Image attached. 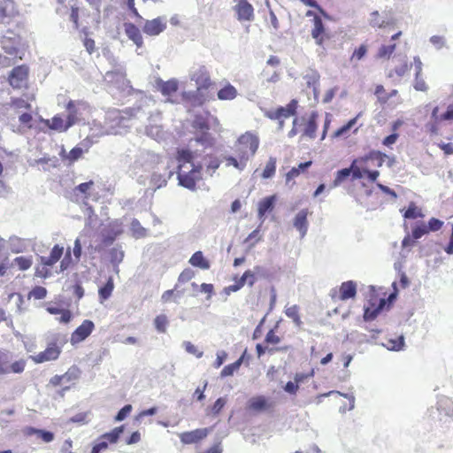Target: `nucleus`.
<instances>
[{"label": "nucleus", "instance_id": "1a4fd4ad", "mask_svg": "<svg viewBox=\"0 0 453 453\" xmlns=\"http://www.w3.org/2000/svg\"><path fill=\"white\" fill-rule=\"evenodd\" d=\"M235 5L234 10L240 21H251L254 19V8L247 0H234Z\"/></svg>", "mask_w": 453, "mask_h": 453}, {"label": "nucleus", "instance_id": "dca6fc26", "mask_svg": "<svg viewBox=\"0 0 453 453\" xmlns=\"http://www.w3.org/2000/svg\"><path fill=\"white\" fill-rule=\"evenodd\" d=\"M275 202H276V196L273 195V196H267V197L262 199L258 203L257 212H258V218L261 220V224H263L265 221V213L272 211L273 210Z\"/></svg>", "mask_w": 453, "mask_h": 453}, {"label": "nucleus", "instance_id": "473e14b6", "mask_svg": "<svg viewBox=\"0 0 453 453\" xmlns=\"http://www.w3.org/2000/svg\"><path fill=\"white\" fill-rule=\"evenodd\" d=\"M244 355H245V352L235 362H234L233 364H230L228 365H226L222 369V371L220 372V376L227 377V376L233 375L234 372H236L242 365L243 359H244Z\"/></svg>", "mask_w": 453, "mask_h": 453}, {"label": "nucleus", "instance_id": "c85d7f7f", "mask_svg": "<svg viewBox=\"0 0 453 453\" xmlns=\"http://www.w3.org/2000/svg\"><path fill=\"white\" fill-rule=\"evenodd\" d=\"M189 263L196 267H199L203 270L210 268L209 262L204 258L202 251L195 252L189 259Z\"/></svg>", "mask_w": 453, "mask_h": 453}, {"label": "nucleus", "instance_id": "ea45409f", "mask_svg": "<svg viewBox=\"0 0 453 453\" xmlns=\"http://www.w3.org/2000/svg\"><path fill=\"white\" fill-rule=\"evenodd\" d=\"M388 350L399 351L403 349L404 346V338L403 336H400L397 339H390L387 342V343L383 344Z\"/></svg>", "mask_w": 453, "mask_h": 453}, {"label": "nucleus", "instance_id": "37998d69", "mask_svg": "<svg viewBox=\"0 0 453 453\" xmlns=\"http://www.w3.org/2000/svg\"><path fill=\"white\" fill-rule=\"evenodd\" d=\"M395 43H390L388 45H381L378 50L377 58H389L392 53L395 50Z\"/></svg>", "mask_w": 453, "mask_h": 453}, {"label": "nucleus", "instance_id": "20e7f679", "mask_svg": "<svg viewBox=\"0 0 453 453\" xmlns=\"http://www.w3.org/2000/svg\"><path fill=\"white\" fill-rule=\"evenodd\" d=\"M258 144L259 140L256 135L246 133L238 139L234 152L239 157H241V152L245 153L248 162L257 152Z\"/></svg>", "mask_w": 453, "mask_h": 453}, {"label": "nucleus", "instance_id": "cd10ccee", "mask_svg": "<svg viewBox=\"0 0 453 453\" xmlns=\"http://www.w3.org/2000/svg\"><path fill=\"white\" fill-rule=\"evenodd\" d=\"M314 27L311 31L312 37L317 41L318 44L322 43V37L325 28L321 18L314 16L313 19Z\"/></svg>", "mask_w": 453, "mask_h": 453}, {"label": "nucleus", "instance_id": "3c124183", "mask_svg": "<svg viewBox=\"0 0 453 453\" xmlns=\"http://www.w3.org/2000/svg\"><path fill=\"white\" fill-rule=\"evenodd\" d=\"M266 406V401L264 397L259 396L256 398H252L250 401V408L255 411H262Z\"/></svg>", "mask_w": 453, "mask_h": 453}, {"label": "nucleus", "instance_id": "4c0bfd02", "mask_svg": "<svg viewBox=\"0 0 453 453\" xmlns=\"http://www.w3.org/2000/svg\"><path fill=\"white\" fill-rule=\"evenodd\" d=\"M299 308L297 305H292L285 309V314L288 318L291 319L295 325L298 327L302 325V320L299 316Z\"/></svg>", "mask_w": 453, "mask_h": 453}, {"label": "nucleus", "instance_id": "e2e57ef3", "mask_svg": "<svg viewBox=\"0 0 453 453\" xmlns=\"http://www.w3.org/2000/svg\"><path fill=\"white\" fill-rule=\"evenodd\" d=\"M132 409L133 408H132L131 404L125 405L123 408H121L119 410V411L115 416V421L119 422V421L124 420L127 417V415L131 412Z\"/></svg>", "mask_w": 453, "mask_h": 453}, {"label": "nucleus", "instance_id": "58836bf2", "mask_svg": "<svg viewBox=\"0 0 453 453\" xmlns=\"http://www.w3.org/2000/svg\"><path fill=\"white\" fill-rule=\"evenodd\" d=\"M33 264L32 257H17L13 259L12 265H16L21 271H26L31 267Z\"/></svg>", "mask_w": 453, "mask_h": 453}, {"label": "nucleus", "instance_id": "393cba45", "mask_svg": "<svg viewBox=\"0 0 453 453\" xmlns=\"http://www.w3.org/2000/svg\"><path fill=\"white\" fill-rule=\"evenodd\" d=\"M158 88L164 96H170L178 90V81L174 79L169 80L167 81H161L158 84Z\"/></svg>", "mask_w": 453, "mask_h": 453}, {"label": "nucleus", "instance_id": "4d7b16f0", "mask_svg": "<svg viewBox=\"0 0 453 453\" xmlns=\"http://www.w3.org/2000/svg\"><path fill=\"white\" fill-rule=\"evenodd\" d=\"M26 366V361L23 359L15 361L12 365L9 364V373H21Z\"/></svg>", "mask_w": 453, "mask_h": 453}, {"label": "nucleus", "instance_id": "ddd939ff", "mask_svg": "<svg viewBox=\"0 0 453 453\" xmlns=\"http://www.w3.org/2000/svg\"><path fill=\"white\" fill-rule=\"evenodd\" d=\"M104 80L107 82L115 83L121 88L129 86V81L126 79V72L122 68L107 72L104 75Z\"/></svg>", "mask_w": 453, "mask_h": 453}, {"label": "nucleus", "instance_id": "b1692460", "mask_svg": "<svg viewBox=\"0 0 453 453\" xmlns=\"http://www.w3.org/2000/svg\"><path fill=\"white\" fill-rule=\"evenodd\" d=\"M297 108V101L293 99L287 104V106H280L277 109L278 119H288L290 116H293L296 112Z\"/></svg>", "mask_w": 453, "mask_h": 453}, {"label": "nucleus", "instance_id": "9b49d317", "mask_svg": "<svg viewBox=\"0 0 453 453\" xmlns=\"http://www.w3.org/2000/svg\"><path fill=\"white\" fill-rule=\"evenodd\" d=\"M28 69L25 65L14 67L9 75V82L14 88H22L27 78Z\"/></svg>", "mask_w": 453, "mask_h": 453}, {"label": "nucleus", "instance_id": "aec40b11", "mask_svg": "<svg viewBox=\"0 0 453 453\" xmlns=\"http://www.w3.org/2000/svg\"><path fill=\"white\" fill-rule=\"evenodd\" d=\"M1 44L6 54L10 55L12 58H16L18 54V47L19 45V38L4 36L1 42Z\"/></svg>", "mask_w": 453, "mask_h": 453}, {"label": "nucleus", "instance_id": "2eb2a0df", "mask_svg": "<svg viewBox=\"0 0 453 453\" xmlns=\"http://www.w3.org/2000/svg\"><path fill=\"white\" fill-rule=\"evenodd\" d=\"M124 29L127 36L131 40L137 48H141L143 45V40L140 29L132 23H125Z\"/></svg>", "mask_w": 453, "mask_h": 453}, {"label": "nucleus", "instance_id": "a211bd4d", "mask_svg": "<svg viewBox=\"0 0 453 453\" xmlns=\"http://www.w3.org/2000/svg\"><path fill=\"white\" fill-rule=\"evenodd\" d=\"M307 215L308 211L303 209L296 215L294 219V226L299 231L302 238L304 237L308 231Z\"/></svg>", "mask_w": 453, "mask_h": 453}, {"label": "nucleus", "instance_id": "49530a36", "mask_svg": "<svg viewBox=\"0 0 453 453\" xmlns=\"http://www.w3.org/2000/svg\"><path fill=\"white\" fill-rule=\"evenodd\" d=\"M114 285L111 278H109L106 284L99 289V296L102 300L108 299L113 290Z\"/></svg>", "mask_w": 453, "mask_h": 453}, {"label": "nucleus", "instance_id": "f03ea898", "mask_svg": "<svg viewBox=\"0 0 453 453\" xmlns=\"http://www.w3.org/2000/svg\"><path fill=\"white\" fill-rule=\"evenodd\" d=\"M141 108L134 107L120 111L111 109L107 111L104 120V131L102 134H120L130 127L132 118H141Z\"/></svg>", "mask_w": 453, "mask_h": 453}, {"label": "nucleus", "instance_id": "a19ab883", "mask_svg": "<svg viewBox=\"0 0 453 453\" xmlns=\"http://www.w3.org/2000/svg\"><path fill=\"white\" fill-rule=\"evenodd\" d=\"M123 431H124V426H120L115 427L112 431L103 434L101 438L106 439L111 443H115L118 441V440H119L120 434L123 433Z\"/></svg>", "mask_w": 453, "mask_h": 453}, {"label": "nucleus", "instance_id": "864d4df0", "mask_svg": "<svg viewBox=\"0 0 453 453\" xmlns=\"http://www.w3.org/2000/svg\"><path fill=\"white\" fill-rule=\"evenodd\" d=\"M182 345L188 353L196 356L197 358L203 357V352L199 350L192 342L185 341L183 342Z\"/></svg>", "mask_w": 453, "mask_h": 453}, {"label": "nucleus", "instance_id": "a18cd8bd", "mask_svg": "<svg viewBox=\"0 0 453 453\" xmlns=\"http://www.w3.org/2000/svg\"><path fill=\"white\" fill-rule=\"evenodd\" d=\"M10 355L6 351L0 350V374L9 373Z\"/></svg>", "mask_w": 453, "mask_h": 453}, {"label": "nucleus", "instance_id": "7ed1b4c3", "mask_svg": "<svg viewBox=\"0 0 453 453\" xmlns=\"http://www.w3.org/2000/svg\"><path fill=\"white\" fill-rule=\"evenodd\" d=\"M190 79L197 85V95L194 96L193 104L195 105H201L204 101V98H202L203 97L202 90L208 88L211 84L209 73L205 66H198L191 72Z\"/></svg>", "mask_w": 453, "mask_h": 453}, {"label": "nucleus", "instance_id": "bf43d9fd", "mask_svg": "<svg viewBox=\"0 0 453 453\" xmlns=\"http://www.w3.org/2000/svg\"><path fill=\"white\" fill-rule=\"evenodd\" d=\"M360 116V113L354 119H350L346 125L339 128L335 133V136H341L346 134L357 122V119Z\"/></svg>", "mask_w": 453, "mask_h": 453}, {"label": "nucleus", "instance_id": "0eeeda50", "mask_svg": "<svg viewBox=\"0 0 453 453\" xmlns=\"http://www.w3.org/2000/svg\"><path fill=\"white\" fill-rule=\"evenodd\" d=\"M62 344V342H60V345H58L57 342L49 343L48 347L44 351H42L37 355L32 357L33 360L36 364H41L58 359L61 353Z\"/></svg>", "mask_w": 453, "mask_h": 453}, {"label": "nucleus", "instance_id": "f257e3e1", "mask_svg": "<svg viewBox=\"0 0 453 453\" xmlns=\"http://www.w3.org/2000/svg\"><path fill=\"white\" fill-rule=\"evenodd\" d=\"M194 143L206 147L209 144V134L203 133L200 136L189 142L188 149L177 150L179 185L192 191L196 189V182L202 180V165L195 163L194 160L196 155V152L190 150L195 146Z\"/></svg>", "mask_w": 453, "mask_h": 453}, {"label": "nucleus", "instance_id": "423d86ee", "mask_svg": "<svg viewBox=\"0 0 453 453\" xmlns=\"http://www.w3.org/2000/svg\"><path fill=\"white\" fill-rule=\"evenodd\" d=\"M438 413V419L446 422L448 419L453 418V402L447 396H441L437 401V406L434 410L431 408L430 417L436 418L435 414Z\"/></svg>", "mask_w": 453, "mask_h": 453}, {"label": "nucleus", "instance_id": "052dcab7", "mask_svg": "<svg viewBox=\"0 0 453 453\" xmlns=\"http://www.w3.org/2000/svg\"><path fill=\"white\" fill-rule=\"evenodd\" d=\"M430 42L436 50H441L446 46V39L441 35H433L430 37Z\"/></svg>", "mask_w": 453, "mask_h": 453}, {"label": "nucleus", "instance_id": "6e6d98bb", "mask_svg": "<svg viewBox=\"0 0 453 453\" xmlns=\"http://www.w3.org/2000/svg\"><path fill=\"white\" fill-rule=\"evenodd\" d=\"M351 173L350 167L343 168L337 172L336 177L334 180V186H339L346 178H348Z\"/></svg>", "mask_w": 453, "mask_h": 453}, {"label": "nucleus", "instance_id": "4be33fe9", "mask_svg": "<svg viewBox=\"0 0 453 453\" xmlns=\"http://www.w3.org/2000/svg\"><path fill=\"white\" fill-rule=\"evenodd\" d=\"M357 294V284L353 280L342 283L340 287V299L348 300L353 298Z\"/></svg>", "mask_w": 453, "mask_h": 453}, {"label": "nucleus", "instance_id": "412c9836", "mask_svg": "<svg viewBox=\"0 0 453 453\" xmlns=\"http://www.w3.org/2000/svg\"><path fill=\"white\" fill-rule=\"evenodd\" d=\"M63 247H60L58 244H56L51 251L50 256L48 257H40V261L42 265L52 266L55 265L63 255Z\"/></svg>", "mask_w": 453, "mask_h": 453}, {"label": "nucleus", "instance_id": "338daca9", "mask_svg": "<svg viewBox=\"0 0 453 453\" xmlns=\"http://www.w3.org/2000/svg\"><path fill=\"white\" fill-rule=\"evenodd\" d=\"M142 156L147 160L150 161L152 164H159L160 163V157L159 155L152 152V151H142Z\"/></svg>", "mask_w": 453, "mask_h": 453}, {"label": "nucleus", "instance_id": "2f4dec72", "mask_svg": "<svg viewBox=\"0 0 453 453\" xmlns=\"http://www.w3.org/2000/svg\"><path fill=\"white\" fill-rule=\"evenodd\" d=\"M146 134L156 141H160L165 137L162 127L157 124H150L146 127Z\"/></svg>", "mask_w": 453, "mask_h": 453}, {"label": "nucleus", "instance_id": "0e129e2a", "mask_svg": "<svg viewBox=\"0 0 453 453\" xmlns=\"http://www.w3.org/2000/svg\"><path fill=\"white\" fill-rule=\"evenodd\" d=\"M420 216L421 213L419 210L412 203L408 207V209L404 212V218L406 219H416Z\"/></svg>", "mask_w": 453, "mask_h": 453}, {"label": "nucleus", "instance_id": "c756f323", "mask_svg": "<svg viewBox=\"0 0 453 453\" xmlns=\"http://www.w3.org/2000/svg\"><path fill=\"white\" fill-rule=\"evenodd\" d=\"M47 311L54 315L60 314L61 316L58 320L61 323L67 324L72 319V314L69 310L61 309L57 306H49L47 307Z\"/></svg>", "mask_w": 453, "mask_h": 453}, {"label": "nucleus", "instance_id": "7c9ffc66", "mask_svg": "<svg viewBox=\"0 0 453 453\" xmlns=\"http://www.w3.org/2000/svg\"><path fill=\"white\" fill-rule=\"evenodd\" d=\"M236 96V88L229 83L218 91V98L219 100H233Z\"/></svg>", "mask_w": 453, "mask_h": 453}, {"label": "nucleus", "instance_id": "680f3d73", "mask_svg": "<svg viewBox=\"0 0 453 453\" xmlns=\"http://www.w3.org/2000/svg\"><path fill=\"white\" fill-rule=\"evenodd\" d=\"M370 25L378 27H383L385 26V20L380 19L377 11L371 13Z\"/></svg>", "mask_w": 453, "mask_h": 453}, {"label": "nucleus", "instance_id": "bb28decb", "mask_svg": "<svg viewBox=\"0 0 453 453\" xmlns=\"http://www.w3.org/2000/svg\"><path fill=\"white\" fill-rule=\"evenodd\" d=\"M10 249L14 253H20L27 249V242L26 240L17 236H12L9 239Z\"/></svg>", "mask_w": 453, "mask_h": 453}, {"label": "nucleus", "instance_id": "72a5a7b5", "mask_svg": "<svg viewBox=\"0 0 453 453\" xmlns=\"http://www.w3.org/2000/svg\"><path fill=\"white\" fill-rule=\"evenodd\" d=\"M385 88L382 85H377L375 88L374 94L376 95L378 101L381 104H385L391 98L395 96L398 94L396 89H393L390 93L387 94V96H380V93H384Z\"/></svg>", "mask_w": 453, "mask_h": 453}, {"label": "nucleus", "instance_id": "69168bd1", "mask_svg": "<svg viewBox=\"0 0 453 453\" xmlns=\"http://www.w3.org/2000/svg\"><path fill=\"white\" fill-rule=\"evenodd\" d=\"M226 403V398L224 397H219V399H217V401L214 403L213 406L211 407V413L213 415H218L220 411L223 409V407L225 406Z\"/></svg>", "mask_w": 453, "mask_h": 453}, {"label": "nucleus", "instance_id": "39448f33", "mask_svg": "<svg viewBox=\"0 0 453 453\" xmlns=\"http://www.w3.org/2000/svg\"><path fill=\"white\" fill-rule=\"evenodd\" d=\"M68 126H73L82 119L89 111V106L83 101L70 100L66 105Z\"/></svg>", "mask_w": 453, "mask_h": 453}, {"label": "nucleus", "instance_id": "f3484780", "mask_svg": "<svg viewBox=\"0 0 453 453\" xmlns=\"http://www.w3.org/2000/svg\"><path fill=\"white\" fill-rule=\"evenodd\" d=\"M173 172L172 170H168V167L165 168V173H161L157 171H154L151 179L150 184L157 189L160 188L166 185L167 180L173 176Z\"/></svg>", "mask_w": 453, "mask_h": 453}, {"label": "nucleus", "instance_id": "6e6552de", "mask_svg": "<svg viewBox=\"0 0 453 453\" xmlns=\"http://www.w3.org/2000/svg\"><path fill=\"white\" fill-rule=\"evenodd\" d=\"M166 24L167 20L164 16L153 19H147L142 27V31L147 35L157 36L165 30Z\"/></svg>", "mask_w": 453, "mask_h": 453}, {"label": "nucleus", "instance_id": "774afa93", "mask_svg": "<svg viewBox=\"0 0 453 453\" xmlns=\"http://www.w3.org/2000/svg\"><path fill=\"white\" fill-rule=\"evenodd\" d=\"M443 222L438 219L432 218L428 221V226H426L428 232L432 231H438L442 226Z\"/></svg>", "mask_w": 453, "mask_h": 453}, {"label": "nucleus", "instance_id": "603ef678", "mask_svg": "<svg viewBox=\"0 0 453 453\" xmlns=\"http://www.w3.org/2000/svg\"><path fill=\"white\" fill-rule=\"evenodd\" d=\"M383 305H384V300H381L380 304L378 308L372 309V310L366 308L365 310V313H364L365 320L368 321V320L374 319L377 317V315L379 314V312L381 310V308L383 307Z\"/></svg>", "mask_w": 453, "mask_h": 453}, {"label": "nucleus", "instance_id": "5701e85b", "mask_svg": "<svg viewBox=\"0 0 453 453\" xmlns=\"http://www.w3.org/2000/svg\"><path fill=\"white\" fill-rule=\"evenodd\" d=\"M319 74L317 71L311 70L304 75V80L309 88H312L315 98L319 94Z\"/></svg>", "mask_w": 453, "mask_h": 453}, {"label": "nucleus", "instance_id": "09e8293b", "mask_svg": "<svg viewBox=\"0 0 453 453\" xmlns=\"http://www.w3.org/2000/svg\"><path fill=\"white\" fill-rule=\"evenodd\" d=\"M86 223L85 226L94 227L96 225L97 216L95 214L91 206H88L85 210Z\"/></svg>", "mask_w": 453, "mask_h": 453}, {"label": "nucleus", "instance_id": "9d476101", "mask_svg": "<svg viewBox=\"0 0 453 453\" xmlns=\"http://www.w3.org/2000/svg\"><path fill=\"white\" fill-rule=\"evenodd\" d=\"M211 431V428H198L193 431L181 433L179 434V437L183 444H192L206 438Z\"/></svg>", "mask_w": 453, "mask_h": 453}, {"label": "nucleus", "instance_id": "de8ad7c7", "mask_svg": "<svg viewBox=\"0 0 453 453\" xmlns=\"http://www.w3.org/2000/svg\"><path fill=\"white\" fill-rule=\"evenodd\" d=\"M110 257L111 264L117 267L123 260L124 251L117 248H112L110 251Z\"/></svg>", "mask_w": 453, "mask_h": 453}, {"label": "nucleus", "instance_id": "e433bc0d", "mask_svg": "<svg viewBox=\"0 0 453 453\" xmlns=\"http://www.w3.org/2000/svg\"><path fill=\"white\" fill-rule=\"evenodd\" d=\"M82 153H83V150L80 147H74L73 149H72L70 150V152L68 154H65V149L62 148L60 156L63 158L68 159L70 163H73V162L78 160L81 157Z\"/></svg>", "mask_w": 453, "mask_h": 453}, {"label": "nucleus", "instance_id": "5fc2aeb1", "mask_svg": "<svg viewBox=\"0 0 453 453\" xmlns=\"http://www.w3.org/2000/svg\"><path fill=\"white\" fill-rule=\"evenodd\" d=\"M167 323H168V321H167V318L165 315L157 316L154 320L155 326H156L157 330L160 333L165 332Z\"/></svg>", "mask_w": 453, "mask_h": 453}, {"label": "nucleus", "instance_id": "c03bdc74", "mask_svg": "<svg viewBox=\"0 0 453 453\" xmlns=\"http://www.w3.org/2000/svg\"><path fill=\"white\" fill-rule=\"evenodd\" d=\"M194 127L203 131L209 130L207 112L196 116L194 119Z\"/></svg>", "mask_w": 453, "mask_h": 453}, {"label": "nucleus", "instance_id": "c9c22d12", "mask_svg": "<svg viewBox=\"0 0 453 453\" xmlns=\"http://www.w3.org/2000/svg\"><path fill=\"white\" fill-rule=\"evenodd\" d=\"M311 165V161H307L304 163H301L297 167H293L286 175L287 182L297 177L301 172L305 171Z\"/></svg>", "mask_w": 453, "mask_h": 453}, {"label": "nucleus", "instance_id": "8fccbe9b", "mask_svg": "<svg viewBox=\"0 0 453 453\" xmlns=\"http://www.w3.org/2000/svg\"><path fill=\"white\" fill-rule=\"evenodd\" d=\"M131 230L135 237H142L145 235L146 230L142 226L138 219H134L131 222Z\"/></svg>", "mask_w": 453, "mask_h": 453}, {"label": "nucleus", "instance_id": "13d9d810", "mask_svg": "<svg viewBox=\"0 0 453 453\" xmlns=\"http://www.w3.org/2000/svg\"><path fill=\"white\" fill-rule=\"evenodd\" d=\"M35 163L37 165H46L51 167H57L58 165V159L55 157H43L41 158H38L35 160Z\"/></svg>", "mask_w": 453, "mask_h": 453}, {"label": "nucleus", "instance_id": "a878e982", "mask_svg": "<svg viewBox=\"0 0 453 453\" xmlns=\"http://www.w3.org/2000/svg\"><path fill=\"white\" fill-rule=\"evenodd\" d=\"M260 270L261 268L259 266H255L252 271L247 270L238 280L241 285L244 286L247 283L250 287H252L257 280L256 274L258 273Z\"/></svg>", "mask_w": 453, "mask_h": 453}, {"label": "nucleus", "instance_id": "6ab92c4d", "mask_svg": "<svg viewBox=\"0 0 453 453\" xmlns=\"http://www.w3.org/2000/svg\"><path fill=\"white\" fill-rule=\"evenodd\" d=\"M223 159L226 161V166H234L239 172L243 171L247 165V156L243 152H241V157L237 155L235 157L223 156Z\"/></svg>", "mask_w": 453, "mask_h": 453}, {"label": "nucleus", "instance_id": "79ce46f5", "mask_svg": "<svg viewBox=\"0 0 453 453\" xmlns=\"http://www.w3.org/2000/svg\"><path fill=\"white\" fill-rule=\"evenodd\" d=\"M276 171V158L270 157L263 171L262 177L265 179L272 178Z\"/></svg>", "mask_w": 453, "mask_h": 453}, {"label": "nucleus", "instance_id": "f704fd0d", "mask_svg": "<svg viewBox=\"0 0 453 453\" xmlns=\"http://www.w3.org/2000/svg\"><path fill=\"white\" fill-rule=\"evenodd\" d=\"M317 118L318 114L316 112H312L310 116L309 121L304 129V135L314 138L315 133L317 131Z\"/></svg>", "mask_w": 453, "mask_h": 453}, {"label": "nucleus", "instance_id": "4468645a", "mask_svg": "<svg viewBox=\"0 0 453 453\" xmlns=\"http://www.w3.org/2000/svg\"><path fill=\"white\" fill-rule=\"evenodd\" d=\"M42 122L50 129L62 133L65 132L72 126H68V120L65 121L59 115L54 116L51 119H42Z\"/></svg>", "mask_w": 453, "mask_h": 453}, {"label": "nucleus", "instance_id": "f8f14e48", "mask_svg": "<svg viewBox=\"0 0 453 453\" xmlns=\"http://www.w3.org/2000/svg\"><path fill=\"white\" fill-rule=\"evenodd\" d=\"M94 326V323L91 320H84L72 334L71 343L76 344L84 341L92 333Z\"/></svg>", "mask_w": 453, "mask_h": 453}]
</instances>
